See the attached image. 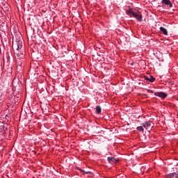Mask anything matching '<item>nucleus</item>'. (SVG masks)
I'll use <instances>...</instances> for the list:
<instances>
[{"label": "nucleus", "mask_w": 178, "mask_h": 178, "mask_svg": "<svg viewBox=\"0 0 178 178\" xmlns=\"http://www.w3.org/2000/svg\"><path fill=\"white\" fill-rule=\"evenodd\" d=\"M168 178H178V172L169 174Z\"/></svg>", "instance_id": "obj_8"}, {"label": "nucleus", "mask_w": 178, "mask_h": 178, "mask_svg": "<svg viewBox=\"0 0 178 178\" xmlns=\"http://www.w3.org/2000/svg\"><path fill=\"white\" fill-rule=\"evenodd\" d=\"M127 15L128 16H130V17H135L138 22H143V15H141V13L140 11H133V9H129L127 10L126 12Z\"/></svg>", "instance_id": "obj_1"}, {"label": "nucleus", "mask_w": 178, "mask_h": 178, "mask_svg": "<svg viewBox=\"0 0 178 178\" xmlns=\"http://www.w3.org/2000/svg\"><path fill=\"white\" fill-rule=\"evenodd\" d=\"M147 92H149L150 94H152V93H154V91H152V90L148 89V90H147Z\"/></svg>", "instance_id": "obj_14"}, {"label": "nucleus", "mask_w": 178, "mask_h": 178, "mask_svg": "<svg viewBox=\"0 0 178 178\" xmlns=\"http://www.w3.org/2000/svg\"><path fill=\"white\" fill-rule=\"evenodd\" d=\"M107 159L109 163H115L116 162V159L113 157H108Z\"/></svg>", "instance_id": "obj_10"}, {"label": "nucleus", "mask_w": 178, "mask_h": 178, "mask_svg": "<svg viewBox=\"0 0 178 178\" xmlns=\"http://www.w3.org/2000/svg\"><path fill=\"white\" fill-rule=\"evenodd\" d=\"M13 87H15V88H17L19 90L20 88V85L19 84V81L16 80L13 81Z\"/></svg>", "instance_id": "obj_7"}, {"label": "nucleus", "mask_w": 178, "mask_h": 178, "mask_svg": "<svg viewBox=\"0 0 178 178\" xmlns=\"http://www.w3.org/2000/svg\"><path fill=\"white\" fill-rule=\"evenodd\" d=\"M22 40H18V42H17V43L15 44H13L14 48H15V49H17V51H19V49H22Z\"/></svg>", "instance_id": "obj_4"}, {"label": "nucleus", "mask_w": 178, "mask_h": 178, "mask_svg": "<svg viewBox=\"0 0 178 178\" xmlns=\"http://www.w3.org/2000/svg\"><path fill=\"white\" fill-rule=\"evenodd\" d=\"M102 111V109L101 108L100 106H96V113H97V115H100Z\"/></svg>", "instance_id": "obj_11"}, {"label": "nucleus", "mask_w": 178, "mask_h": 178, "mask_svg": "<svg viewBox=\"0 0 178 178\" xmlns=\"http://www.w3.org/2000/svg\"><path fill=\"white\" fill-rule=\"evenodd\" d=\"M142 126L147 129L148 127H151V126H152V122L151 121H145L142 124Z\"/></svg>", "instance_id": "obj_5"}, {"label": "nucleus", "mask_w": 178, "mask_h": 178, "mask_svg": "<svg viewBox=\"0 0 178 178\" xmlns=\"http://www.w3.org/2000/svg\"><path fill=\"white\" fill-rule=\"evenodd\" d=\"M136 130H138V131H144V128L143 127H138L136 128Z\"/></svg>", "instance_id": "obj_12"}, {"label": "nucleus", "mask_w": 178, "mask_h": 178, "mask_svg": "<svg viewBox=\"0 0 178 178\" xmlns=\"http://www.w3.org/2000/svg\"><path fill=\"white\" fill-rule=\"evenodd\" d=\"M161 3L163 6H168L169 8H173V4L170 0H162Z\"/></svg>", "instance_id": "obj_2"}, {"label": "nucleus", "mask_w": 178, "mask_h": 178, "mask_svg": "<svg viewBox=\"0 0 178 178\" xmlns=\"http://www.w3.org/2000/svg\"><path fill=\"white\" fill-rule=\"evenodd\" d=\"M160 31H161V33H163V34H164V35H168V30L164 27H160Z\"/></svg>", "instance_id": "obj_9"}, {"label": "nucleus", "mask_w": 178, "mask_h": 178, "mask_svg": "<svg viewBox=\"0 0 178 178\" xmlns=\"http://www.w3.org/2000/svg\"><path fill=\"white\" fill-rule=\"evenodd\" d=\"M144 79L147 81H150V83H154V81H155V78L151 75H149V77L147 76H145Z\"/></svg>", "instance_id": "obj_6"}, {"label": "nucleus", "mask_w": 178, "mask_h": 178, "mask_svg": "<svg viewBox=\"0 0 178 178\" xmlns=\"http://www.w3.org/2000/svg\"><path fill=\"white\" fill-rule=\"evenodd\" d=\"M154 95H156V97H160V98H163V99H165V98H166V97H168V94H166L163 92H154Z\"/></svg>", "instance_id": "obj_3"}, {"label": "nucleus", "mask_w": 178, "mask_h": 178, "mask_svg": "<svg viewBox=\"0 0 178 178\" xmlns=\"http://www.w3.org/2000/svg\"><path fill=\"white\" fill-rule=\"evenodd\" d=\"M17 56L18 57V58H23V54H22V53H17Z\"/></svg>", "instance_id": "obj_13"}]
</instances>
